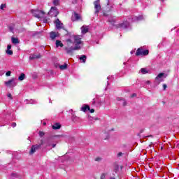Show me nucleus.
Listing matches in <instances>:
<instances>
[{
  "label": "nucleus",
  "mask_w": 179,
  "mask_h": 179,
  "mask_svg": "<svg viewBox=\"0 0 179 179\" xmlns=\"http://www.w3.org/2000/svg\"><path fill=\"white\" fill-rule=\"evenodd\" d=\"M24 78H26V75H24V73H22L19 76L18 79H19V80H24Z\"/></svg>",
  "instance_id": "22"
},
{
  "label": "nucleus",
  "mask_w": 179,
  "mask_h": 179,
  "mask_svg": "<svg viewBox=\"0 0 179 179\" xmlns=\"http://www.w3.org/2000/svg\"><path fill=\"white\" fill-rule=\"evenodd\" d=\"M164 76V73H163L158 74L157 76L155 78V83H157V85H160V83H162V82L164 80L163 79Z\"/></svg>",
  "instance_id": "7"
},
{
  "label": "nucleus",
  "mask_w": 179,
  "mask_h": 179,
  "mask_svg": "<svg viewBox=\"0 0 179 179\" xmlns=\"http://www.w3.org/2000/svg\"><path fill=\"white\" fill-rule=\"evenodd\" d=\"M81 19H82V17H80V15L75 12L73 15H72L71 17L72 22H76V20H80Z\"/></svg>",
  "instance_id": "10"
},
{
  "label": "nucleus",
  "mask_w": 179,
  "mask_h": 179,
  "mask_svg": "<svg viewBox=\"0 0 179 179\" xmlns=\"http://www.w3.org/2000/svg\"><path fill=\"white\" fill-rule=\"evenodd\" d=\"M67 47L64 48L67 54H73V51H78L82 48L83 41H82V36L77 35L74 36V42L72 40L67 39Z\"/></svg>",
  "instance_id": "1"
},
{
  "label": "nucleus",
  "mask_w": 179,
  "mask_h": 179,
  "mask_svg": "<svg viewBox=\"0 0 179 179\" xmlns=\"http://www.w3.org/2000/svg\"><path fill=\"white\" fill-rule=\"evenodd\" d=\"M6 54L8 55H13V51L10 50V49L6 50Z\"/></svg>",
  "instance_id": "26"
},
{
  "label": "nucleus",
  "mask_w": 179,
  "mask_h": 179,
  "mask_svg": "<svg viewBox=\"0 0 179 179\" xmlns=\"http://www.w3.org/2000/svg\"><path fill=\"white\" fill-rule=\"evenodd\" d=\"M11 127H13V128H15V127H16V123L15 122L12 123Z\"/></svg>",
  "instance_id": "38"
},
{
  "label": "nucleus",
  "mask_w": 179,
  "mask_h": 179,
  "mask_svg": "<svg viewBox=\"0 0 179 179\" xmlns=\"http://www.w3.org/2000/svg\"><path fill=\"white\" fill-rule=\"evenodd\" d=\"M141 73H143V75H145V74L148 73V71L145 68H142L141 69Z\"/></svg>",
  "instance_id": "25"
},
{
  "label": "nucleus",
  "mask_w": 179,
  "mask_h": 179,
  "mask_svg": "<svg viewBox=\"0 0 179 179\" xmlns=\"http://www.w3.org/2000/svg\"><path fill=\"white\" fill-rule=\"evenodd\" d=\"M55 24H56V28L58 30H61V29H63L64 27V24L61 23V21H59V19H57L55 21Z\"/></svg>",
  "instance_id": "9"
},
{
  "label": "nucleus",
  "mask_w": 179,
  "mask_h": 179,
  "mask_svg": "<svg viewBox=\"0 0 179 179\" xmlns=\"http://www.w3.org/2000/svg\"><path fill=\"white\" fill-rule=\"evenodd\" d=\"M38 58H41V55L34 54V55H30V56H29V59H38Z\"/></svg>",
  "instance_id": "12"
},
{
  "label": "nucleus",
  "mask_w": 179,
  "mask_h": 179,
  "mask_svg": "<svg viewBox=\"0 0 179 179\" xmlns=\"http://www.w3.org/2000/svg\"><path fill=\"white\" fill-rule=\"evenodd\" d=\"M121 156H122V152H120L117 154V157H121Z\"/></svg>",
  "instance_id": "34"
},
{
  "label": "nucleus",
  "mask_w": 179,
  "mask_h": 179,
  "mask_svg": "<svg viewBox=\"0 0 179 179\" xmlns=\"http://www.w3.org/2000/svg\"><path fill=\"white\" fill-rule=\"evenodd\" d=\"M88 111H90L91 113H94V109H90V110H88Z\"/></svg>",
  "instance_id": "36"
},
{
  "label": "nucleus",
  "mask_w": 179,
  "mask_h": 179,
  "mask_svg": "<svg viewBox=\"0 0 179 179\" xmlns=\"http://www.w3.org/2000/svg\"><path fill=\"white\" fill-rule=\"evenodd\" d=\"M106 177H107V173H102V174L101 175L100 178H101V179H106Z\"/></svg>",
  "instance_id": "27"
},
{
  "label": "nucleus",
  "mask_w": 179,
  "mask_h": 179,
  "mask_svg": "<svg viewBox=\"0 0 179 179\" xmlns=\"http://www.w3.org/2000/svg\"><path fill=\"white\" fill-rule=\"evenodd\" d=\"M117 100H118V101L121 100V98H117Z\"/></svg>",
  "instance_id": "47"
},
{
  "label": "nucleus",
  "mask_w": 179,
  "mask_h": 179,
  "mask_svg": "<svg viewBox=\"0 0 179 179\" xmlns=\"http://www.w3.org/2000/svg\"><path fill=\"white\" fill-rule=\"evenodd\" d=\"M100 160H101V158H100V157H96V158L95 159V161H96V162H100Z\"/></svg>",
  "instance_id": "35"
},
{
  "label": "nucleus",
  "mask_w": 179,
  "mask_h": 179,
  "mask_svg": "<svg viewBox=\"0 0 179 179\" xmlns=\"http://www.w3.org/2000/svg\"><path fill=\"white\" fill-rule=\"evenodd\" d=\"M38 149H40V145L38 144L32 145L29 151V155H34V153H36Z\"/></svg>",
  "instance_id": "8"
},
{
  "label": "nucleus",
  "mask_w": 179,
  "mask_h": 179,
  "mask_svg": "<svg viewBox=\"0 0 179 179\" xmlns=\"http://www.w3.org/2000/svg\"><path fill=\"white\" fill-rule=\"evenodd\" d=\"M56 47H64V43H62V42H61V41L59 40H57L56 41Z\"/></svg>",
  "instance_id": "19"
},
{
  "label": "nucleus",
  "mask_w": 179,
  "mask_h": 179,
  "mask_svg": "<svg viewBox=\"0 0 179 179\" xmlns=\"http://www.w3.org/2000/svg\"><path fill=\"white\" fill-rule=\"evenodd\" d=\"M87 31H89V27L86 25H83L81 27V32L83 33V34H86Z\"/></svg>",
  "instance_id": "11"
},
{
  "label": "nucleus",
  "mask_w": 179,
  "mask_h": 179,
  "mask_svg": "<svg viewBox=\"0 0 179 179\" xmlns=\"http://www.w3.org/2000/svg\"><path fill=\"white\" fill-rule=\"evenodd\" d=\"M89 110H90V106H89V105H84L81 108V111H83L84 113L89 111Z\"/></svg>",
  "instance_id": "13"
},
{
  "label": "nucleus",
  "mask_w": 179,
  "mask_h": 179,
  "mask_svg": "<svg viewBox=\"0 0 179 179\" xmlns=\"http://www.w3.org/2000/svg\"><path fill=\"white\" fill-rule=\"evenodd\" d=\"M53 5L58 6V5H59V0H53Z\"/></svg>",
  "instance_id": "24"
},
{
  "label": "nucleus",
  "mask_w": 179,
  "mask_h": 179,
  "mask_svg": "<svg viewBox=\"0 0 179 179\" xmlns=\"http://www.w3.org/2000/svg\"><path fill=\"white\" fill-rule=\"evenodd\" d=\"M95 13L97 14L101 10V6H100V0H96L94 2Z\"/></svg>",
  "instance_id": "6"
},
{
  "label": "nucleus",
  "mask_w": 179,
  "mask_h": 179,
  "mask_svg": "<svg viewBox=\"0 0 179 179\" xmlns=\"http://www.w3.org/2000/svg\"><path fill=\"white\" fill-rule=\"evenodd\" d=\"M46 146H51V144H50V143H48V145Z\"/></svg>",
  "instance_id": "45"
},
{
  "label": "nucleus",
  "mask_w": 179,
  "mask_h": 179,
  "mask_svg": "<svg viewBox=\"0 0 179 179\" xmlns=\"http://www.w3.org/2000/svg\"><path fill=\"white\" fill-rule=\"evenodd\" d=\"M8 97L9 98V99H10V100H12V99H13V97H12V94H8Z\"/></svg>",
  "instance_id": "32"
},
{
  "label": "nucleus",
  "mask_w": 179,
  "mask_h": 179,
  "mask_svg": "<svg viewBox=\"0 0 179 179\" xmlns=\"http://www.w3.org/2000/svg\"><path fill=\"white\" fill-rule=\"evenodd\" d=\"M56 37H58V34L53 31L50 32V38L52 40H55Z\"/></svg>",
  "instance_id": "15"
},
{
  "label": "nucleus",
  "mask_w": 179,
  "mask_h": 179,
  "mask_svg": "<svg viewBox=\"0 0 179 179\" xmlns=\"http://www.w3.org/2000/svg\"><path fill=\"white\" fill-rule=\"evenodd\" d=\"M142 19H143V16L141 17H136L133 18V22H135L136 20H142Z\"/></svg>",
  "instance_id": "23"
},
{
  "label": "nucleus",
  "mask_w": 179,
  "mask_h": 179,
  "mask_svg": "<svg viewBox=\"0 0 179 179\" xmlns=\"http://www.w3.org/2000/svg\"><path fill=\"white\" fill-rule=\"evenodd\" d=\"M163 88H164V90H166V89H167V85L164 84L163 85Z\"/></svg>",
  "instance_id": "33"
},
{
  "label": "nucleus",
  "mask_w": 179,
  "mask_h": 179,
  "mask_svg": "<svg viewBox=\"0 0 179 179\" xmlns=\"http://www.w3.org/2000/svg\"><path fill=\"white\" fill-rule=\"evenodd\" d=\"M44 135H45V133H44L43 131H39V136H41V138H42V136H44Z\"/></svg>",
  "instance_id": "28"
},
{
  "label": "nucleus",
  "mask_w": 179,
  "mask_h": 179,
  "mask_svg": "<svg viewBox=\"0 0 179 179\" xmlns=\"http://www.w3.org/2000/svg\"><path fill=\"white\" fill-rule=\"evenodd\" d=\"M161 1H164V0H161Z\"/></svg>",
  "instance_id": "49"
},
{
  "label": "nucleus",
  "mask_w": 179,
  "mask_h": 179,
  "mask_svg": "<svg viewBox=\"0 0 179 179\" xmlns=\"http://www.w3.org/2000/svg\"><path fill=\"white\" fill-rule=\"evenodd\" d=\"M11 41H12L13 44H19V38H17L12 37Z\"/></svg>",
  "instance_id": "17"
},
{
  "label": "nucleus",
  "mask_w": 179,
  "mask_h": 179,
  "mask_svg": "<svg viewBox=\"0 0 179 179\" xmlns=\"http://www.w3.org/2000/svg\"><path fill=\"white\" fill-rule=\"evenodd\" d=\"M59 69H61V71H64V69H66V68H68V64H64L63 65H59Z\"/></svg>",
  "instance_id": "20"
},
{
  "label": "nucleus",
  "mask_w": 179,
  "mask_h": 179,
  "mask_svg": "<svg viewBox=\"0 0 179 179\" xmlns=\"http://www.w3.org/2000/svg\"><path fill=\"white\" fill-rule=\"evenodd\" d=\"M10 73H12V72H11L10 71H7V72L6 73V75L7 76H10Z\"/></svg>",
  "instance_id": "31"
},
{
  "label": "nucleus",
  "mask_w": 179,
  "mask_h": 179,
  "mask_svg": "<svg viewBox=\"0 0 179 179\" xmlns=\"http://www.w3.org/2000/svg\"><path fill=\"white\" fill-rule=\"evenodd\" d=\"M149 55V50H143L142 48H139L136 52V57H139V55Z\"/></svg>",
  "instance_id": "3"
},
{
  "label": "nucleus",
  "mask_w": 179,
  "mask_h": 179,
  "mask_svg": "<svg viewBox=\"0 0 179 179\" xmlns=\"http://www.w3.org/2000/svg\"><path fill=\"white\" fill-rule=\"evenodd\" d=\"M123 106H127V101H123Z\"/></svg>",
  "instance_id": "41"
},
{
  "label": "nucleus",
  "mask_w": 179,
  "mask_h": 179,
  "mask_svg": "<svg viewBox=\"0 0 179 179\" xmlns=\"http://www.w3.org/2000/svg\"><path fill=\"white\" fill-rule=\"evenodd\" d=\"M135 96H136V94H133L131 96V97H135Z\"/></svg>",
  "instance_id": "42"
},
{
  "label": "nucleus",
  "mask_w": 179,
  "mask_h": 179,
  "mask_svg": "<svg viewBox=\"0 0 179 179\" xmlns=\"http://www.w3.org/2000/svg\"><path fill=\"white\" fill-rule=\"evenodd\" d=\"M31 12L32 15L35 17H38V19H41V17H44V15H45V13L44 11L38 10H31Z\"/></svg>",
  "instance_id": "2"
},
{
  "label": "nucleus",
  "mask_w": 179,
  "mask_h": 179,
  "mask_svg": "<svg viewBox=\"0 0 179 179\" xmlns=\"http://www.w3.org/2000/svg\"><path fill=\"white\" fill-rule=\"evenodd\" d=\"M108 138H110V136H108L107 139H108Z\"/></svg>",
  "instance_id": "48"
},
{
  "label": "nucleus",
  "mask_w": 179,
  "mask_h": 179,
  "mask_svg": "<svg viewBox=\"0 0 179 179\" xmlns=\"http://www.w3.org/2000/svg\"><path fill=\"white\" fill-rule=\"evenodd\" d=\"M56 145H57L56 144H52V148H55Z\"/></svg>",
  "instance_id": "44"
},
{
  "label": "nucleus",
  "mask_w": 179,
  "mask_h": 179,
  "mask_svg": "<svg viewBox=\"0 0 179 179\" xmlns=\"http://www.w3.org/2000/svg\"><path fill=\"white\" fill-rule=\"evenodd\" d=\"M10 48H12V45H8L7 50H10Z\"/></svg>",
  "instance_id": "37"
},
{
  "label": "nucleus",
  "mask_w": 179,
  "mask_h": 179,
  "mask_svg": "<svg viewBox=\"0 0 179 179\" xmlns=\"http://www.w3.org/2000/svg\"><path fill=\"white\" fill-rule=\"evenodd\" d=\"M4 83L6 86H8L9 87H15V86L17 85V83L15 78H12L8 81H6Z\"/></svg>",
  "instance_id": "5"
},
{
  "label": "nucleus",
  "mask_w": 179,
  "mask_h": 179,
  "mask_svg": "<svg viewBox=\"0 0 179 179\" xmlns=\"http://www.w3.org/2000/svg\"><path fill=\"white\" fill-rule=\"evenodd\" d=\"M86 55H81L80 57V61H83V64L86 62Z\"/></svg>",
  "instance_id": "21"
},
{
  "label": "nucleus",
  "mask_w": 179,
  "mask_h": 179,
  "mask_svg": "<svg viewBox=\"0 0 179 179\" xmlns=\"http://www.w3.org/2000/svg\"><path fill=\"white\" fill-rule=\"evenodd\" d=\"M52 129H61V124H59V123H55L52 125Z\"/></svg>",
  "instance_id": "16"
},
{
  "label": "nucleus",
  "mask_w": 179,
  "mask_h": 179,
  "mask_svg": "<svg viewBox=\"0 0 179 179\" xmlns=\"http://www.w3.org/2000/svg\"><path fill=\"white\" fill-rule=\"evenodd\" d=\"M43 145H44V141L41 140V144L38 145V146H40V148H41V146H43Z\"/></svg>",
  "instance_id": "29"
},
{
  "label": "nucleus",
  "mask_w": 179,
  "mask_h": 179,
  "mask_svg": "<svg viewBox=\"0 0 179 179\" xmlns=\"http://www.w3.org/2000/svg\"><path fill=\"white\" fill-rule=\"evenodd\" d=\"M58 13H59L58 12L57 7H51L50 11L48 12V15L54 17H57V16H58Z\"/></svg>",
  "instance_id": "4"
},
{
  "label": "nucleus",
  "mask_w": 179,
  "mask_h": 179,
  "mask_svg": "<svg viewBox=\"0 0 179 179\" xmlns=\"http://www.w3.org/2000/svg\"><path fill=\"white\" fill-rule=\"evenodd\" d=\"M10 31H13V27H9Z\"/></svg>",
  "instance_id": "40"
},
{
  "label": "nucleus",
  "mask_w": 179,
  "mask_h": 179,
  "mask_svg": "<svg viewBox=\"0 0 179 179\" xmlns=\"http://www.w3.org/2000/svg\"><path fill=\"white\" fill-rule=\"evenodd\" d=\"M146 85H150V81H146Z\"/></svg>",
  "instance_id": "43"
},
{
  "label": "nucleus",
  "mask_w": 179,
  "mask_h": 179,
  "mask_svg": "<svg viewBox=\"0 0 179 179\" xmlns=\"http://www.w3.org/2000/svg\"><path fill=\"white\" fill-rule=\"evenodd\" d=\"M78 1L77 0H73L72 3L75 5V3H77Z\"/></svg>",
  "instance_id": "39"
},
{
  "label": "nucleus",
  "mask_w": 179,
  "mask_h": 179,
  "mask_svg": "<svg viewBox=\"0 0 179 179\" xmlns=\"http://www.w3.org/2000/svg\"><path fill=\"white\" fill-rule=\"evenodd\" d=\"M4 8H6V4H1L0 6V9H3Z\"/></svg>",
  "instance_id": "30"
},
{
  "label": "nucleus",
  "mask_w": 179,
  "mask_h": 179,
  "mask_svg": "<svg viewBox=\"0 0 179 179\" xmlns=\"http://www.w3.org/2000/svg\"><path fill=\"white\" fill-rule=\"evenodd\" d=\"M101 104V101H100V99H99V97L96 96L93 99L92 104Z\"/></svg>",
  "instance_id": "14"
},
{
  "label": "nucleus",
  "mask_w": 179,
  "mask_h": 179,
  "mask_svg": "<svg viewBox=\"0 0 179 179\" xmlns=\"http://www.w3.org/2000/svg\"><path fill=\"white\" fill-rule=\"evenodd\" d=\"M110 179H115V178H114V177H111Z\"/></svg>",
  "instance_id": "46"
},
{
  "label": "nucleus",
  "mask_w": 179,
  "mask_h": 179,
  "mask_svg": "<svg viewBox=\"0 0 179 179\" xmlns=\"http://www.w3.org/2000/svg\"><path fill=\"white\" fill-rule=\"evenodd\" d=\"M119 26H120V27H122V29H127V27H128V26H129V24L127 22H124V23L120 24Z\"/></svg>",
  "instance_id": "18"
}]
</instances>
